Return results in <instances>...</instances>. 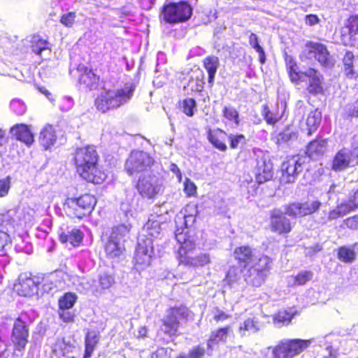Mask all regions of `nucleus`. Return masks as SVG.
Masks as SVG:
<instances>
[{"label":"nucleus","mask_w":358,"mask_h":358,"mask_svg":"<svg viewBox=\"0 0 358 358\" xmlns=\"http://www.w3.org/2000/svg\"><path fill=\"white\" fill-rule=\"evenodd\" d=\"M98 155L93 146H87L76 150L75 162L77 171L87 182L94 184L103 182L106 175L98 169Z\"/></svg>","instance_id":"obj_1"},{"label":"nucleus","mask_w":358,"mask_h":358,"mask_svg":"<svg viewBox=\"0 0 358 358\" xmlns=\"http://www.w3.org/2000/svg\"><path fill=\"white\" fill-rule=\"evenodd\" d=\"M135 90V84L127 83L121 89L104 91L95 100L96 108L102 113L117 108L132 99Z\"/></svg>","instance_id":"obj_2"},{"label":"nucleus","mask_w":358,"mask_h":358,"mask_svg":"<svg viewBox=\"0 0 358 358\" xmlns=\"http://www.w3.org/2000/svg\"><path fill=\"white\" fill-rule=\"evenodd\" d=\"M313 342V338H283L268 350H271L273 358H294L309 348Z\"/></svg>","instance_id":"obj_3"},{"label":"nucleus","mask_w":358,"mask_h":358,"mask_svg":"<svg viewBox=\"0 0 358 358\" xmlns=\"http://www.w3.org/2000/svg\"><path fill=\"white\" fill-rule=\"evenodd\" d=\"M130 224H120L112 229L105 244V252L110 259L120 257L125 250L124 242L129 238Z\"/></svg>","instance_id":"obj_4"},{"label":"nucleus","mask_w":358,"mask_h":358,"mask_svg":"<svg viewBox=\"0 0 358 358\" xmlns=\"http://www.w3.org/2000/svg\"><path fill=\"white\" fill-rule=\"evenodd\" d=\"M272 266V259L268 256L262 255L258 261L245 269L244 280L255 287L261 286L268 276Z\"/></svg>","instance_id":"obj_5"},{"label":"nucleus","mask_w":358,"mask_h":358,"mask_svg":"<svg viewBox=\"0 0 358 358\" xmlns=\"http://www.w3.org/2000/svg\"><path fill=\"white\" fill-rule=\"evenodd\" d=\"M96 203L94 196L85 194L78 198L68 199L64 208L69 216L81 219L92 213Z\"/></svg>","instance_id":"obj_6"},{"label":"nucleus","mask_w":358,"mask_h":358,"mask_svg":"<svg viewBox=\"0 0 358 358\" xmlns=\"http://www.w3.org/2000/svg\"><path fill=\"white\" fill-rule=\"evenodd\" d=\"M192 8L187 3H170L164 5L160 17L167 23L175 24L185 22L190 18Z\"/></svg>","instance_id":"obj_7"},{"label":"nucleus","mask_w":358,"mask_h":358,"mask_svg":"<svg viewBox=\"0 0 358 358\" xmlns=\"http://www.w3.org/2000/svg\"><path fill=\"white\" fill-rule=\"evenodd\" d=\"M188 316L189 310L185 306L170 308L162 319V331L170 337L176 336L180 321L187 320Z\"/></svg>","instance_id":"obj_8"},{"label":"nucleus","mask_w":358,"mask_h":358,"mask_svg":"<svg viewBox=\"0 0 358 358\" xmlns=\"http://www.w3.org/2000/svg\"><path fill=\"white\" fill-rule=\"evenodd\" d=\"M154 160L143 151H132L125 162V170L129 176L146 172L153 164Z\"/></svg>","instance_id":"obj_9"},{"label":"nucleus","mask_w":358,"mask_h":358,"mask_svg":"<svg viewBox=\"0 0 358 358\" xmlns=\"http://www.w3.org/2000/svg\"><path fill=\"white\" fill-rule=\"evenodd\" d=\"M139 194L145 198L153 199L163 191V182L155 175H142L136 185Z\"/></svg>","instance_id":"obj_10"},{"label":"nucleus","mask_w":358,"mask_h":358,"mask_svg":"<svg viewBox=\"0 0 358 358\" xmlns=\"http://www.w3.org/2000/svg\"><path fill=\"white\" fill-rule=\"evenodd\" d=\"M304 159L298 155L288 157L281 165L280 180L284 183H293L303 170Z\"/></svg>","instance_id":"obj_11"},{"label":"nucleus","mask_w":358,"mask_h":358,"mask_svg":"<svg viewBox=\"0 0 358 358\" xmlns=\"http://www.w3.org/2000/svg\"><path fill=\"white\" fill-rule=\"evenodd\" d=\"M322 203L317 199H308L304 202H295L285 207V214L296 217L311 215L317 213Z\"/></svg>","instance_id":"obj_12"},{"label":"nucleus","mask_w":358,"mask_h":358,"mask_svg":"<svg viewBox=\"0 0 358 358\" xmlns=\"http://www.w3.org/2000/svg\"><path fill=\"white\" fill-rule=\"evenodd\" d=\"M154 211L143 226V230L145 232V236H150V238H158L166 225L167 217L166 213L164 215L159 206H155Z\"/></svg>","instance_id":"obj_13"},{"label":"nucleus","mask_w":358,"mask_h":358,"mask_svg":"<svg viewBox=\"0 0 358 358\" xmlns=\"http://www.w3.org/2000/svg\"><path fill=\"white\" fill-rule=\"evenodd\" d=\"M29 334V325L27 322L21 317L17 318L14 322L11 334V341L15 350L21 352L25 349Z\"/></svg>","instance_id":"obj_14"},{"label":"nucleus","mask_w":358,"mask_h":358,"mask_svg":"<svg viewBox=\"0 0 358 358\" xmlns=\"http://www.w3.org/2000/svg\"><path fill=\"white\" fill-rule=\"evenodd\" d=\"M303 55L307 59L315 58L323 66L330 68L334 66V61L324 44L310 43L303 50Z\"/></svg>","instance_id":"obj_15"},{"label":"nucleus","mask_w":358,"mask_h":358,"mask_svg":"<svg viewBox=\"0 0 358 358\" xmlns=\"http://www.w3.org/2000/svg\"><path fill=\"white\" fill-rule=\"evenodd\" d=\"M153 254V245L151 238L138 240L135 253L136 268L138 270H143L148 267L152 260Z\"/></svg>","instance_id":"obj_16"},{"label":"nucleus","mask_w":358,"mask_h":358,"mask_svg":"<svg viewBox=\"0 0 358 358\" xmlns=\"http://www.w3.org/2000/svg\"><path fill=\"white\" fill-rule=\"evenodd\" d=\"M306 76L308 78V90L311 94H318L322 90L321 86V75L314 69H308L304 72H300L298 74L294 69V66H290V76L292 80H296L301 79L303 76Z\"/></svg>","instance_id":"obj_17"},{"label":"nucleus","mask_w":358,"mask_h":358,"mask_svg":"<svg viewBox=\"0 0 358 358\" xmlns=\"http://www.w3.org/2000/svg\"><path fill=\"white\" fill-rule=\"evenodd\" d=\"M256 180L259 184L264 183L273 176V164L265 155L258 157L255 168Z\"/></svg>","instance_id":"obj_18"},{"label":"nucleus","mask_w":358,"mask_h":358,"mask_svg":"<svg viewBox=\"0 0 358 358\" xmlns=\"http://www.w3.org/2000/svg\"><path fill=\"white\" fill-rule=\"evenodd\" d=\"M270 224L271 230L279 234H287L292 229L289 220L278 209L272 211Z\"/></svg>","instance_id":"obj_19"},{"label":"nucleus","mask_w":358,"mask_h":358,"mask_svg":"<svg viewBox=\"0 0 358 358\" xmlns=\"http://www.w3.org/2000/svg\"><path fill=\"white\" fill-rule=\"evenodd\" d=\"M234 257L240 264H243L245 267L257 262L261 256H257L256 250L250 246L242 245L234 250Z\"/></svg>","instance_id":"obj_20"},{"label":"nucleus","mask_w":358,"mask_h":358,"mask_svg":"<svg viewBox=\"0 0 358 358\" xmlns=\"http://www.w3.org/2000/svg\"><path fill=\"white\" fill-rule=\"evenodd\" d=\"M115 284V277L109 272H101L99 274L97 280H93L92 291L94 294H103Z\"/></svg>","instance_id":"obj_21"},{"label":"nucleus","mask_w":358,"mask_h":358,"mask_svg":"<svg viewBox=\"0 0 358 358\" xmlns=\"http://www.w3.org/2000/svg\"><path fill=\"white\" fill-rule=\"evenodd\" d=\"M175 237L180 247L178 250V257L181 264V259L192 255L193 250L195 248V243L189 239L185 238L183 231L180 232V229H177L175 233Z\"/></svg>","instance_id":"obj_22"},{"label":"nucleus","mask_w":358,"mask_h":358,"mask_svg":"<svg viewBox=\"0 0 358 358\" xmlns=\"http://www.w3.org/2000/svg\"><path fill=\"white\" fill-rule=\"evenodd\" d=\"M352 153V151L343 148L338 150L332 162V169L335 171H341L349 167Z\"/></svg>","instance_id":"obj_23"},{"label":"nucleus","mask_w":358,"mask_h":358,"mask_svg":"<svg viewBox=\"0 0 358 358\" xmlns=\"http://www.w3.org/2000/svg\"><path fill=\"white\" fill-rule=\"evenodd\" d=\"M83 239V233L80 229L73 227L67 228L59 234V241L64 243H69L72 246H78Z\"/></svg>","instance_id":"obj_24"},{"label":"nucleus","mask_w":358,"mask_h":358,"mask_svg":"<svg viewBox=\"0 0 358 358\" xmlns=\"http://www.w3.org/2000/svg\"><path fill=\"white\" fill-rule=\"evenodd\" d=\"M328 142L327 139L316 138L308 143L306 154L312 159H317L327 151Z\"/></svg>","instance_id":"obj_25"},{"label":"nucleus","mask_w":358,"mask_h":358,"mask_svg":"<svg viewBox=\"0 0 358 358\" xmlns=\"http://www.w3.org/2000/svg\"><path fill=\"white\" fill-rule=\"evenodd\" d=\"M79 71L81 72L79 76V83L90 90L96 89L98 86L99 76L92 69L85 66L80 67Z\"/></svg>","instance_id":"obj_26"},{"label":"nucleus","mask_w":358,"mask_h":358,"mask_svg":"<svg viewBox=\"0 0 358 358\" xmlns=\"http://www.w3.org/2000/svg\"><path fill=\"white\" fill-rule=\"evenodd\" d=\"M10 132L17 140L24 143L27 145H31L34 141L33 134L25 124H21L13 127Z\"/></svg>","instance_id":"obj_27"},{"label":"nucleus","mask_w":358,"mask_h":358,"mask_svg":"<svg viewBox=\"0 0 358 358\" xmlns=\"http://www.w3.org/2000/svg\"><path fill=\"white\" fill-rule=\"evenodd\" d=\"M296 314L294 308L280 310L274 315L273 323L277 327L288 325Z\"/></svg>","instance_id":"obj_28"},{"label":"nucleus","mask_w":358,"mask_h":358,"mask_svg":"<svg viewBox=\"0 0 358 358\" xmlns=\"http://www.w3.org/2000/svg\"><path fill=\"white\" fill-rule=\"evenodd\" d=\"M57 140L55 129L52 125L47 124L41 130L39 141L43 147L48 150Z\"/></svg>","instance_id":"obj_29"},{"label":"nucleus","mask_w":358,"mask_h":358,"mask_svg":"<svg viewBox=\"0 0 358 358\" xmlns=\"http://www.w3.org/2000/svg\"><path fill=\"white\" fill-rule=\"evenodd\" d=\"M227 136L226 132L217 129L215 130H209L208 134V141L217 149L221 151L227 150V145L224 143Z\"/></svg>","instance_id":"obj_30"},{"label":"nucleus","mask_w":358,"mask_h":358,"mask_svg":"<svg viewBox=\"0 0 358 358\" xmlns=\"http://www.w3.org/2000/svg\"><path fill=\"white\" fill-rule=\"evenodd\" d=\"M38 282L31 278L20 279V283L17 286L18 294L23 296H29L37 292Z\"/></svg>","instance_id":"obj_31"},{"label":"nucleus","mask_w":358,"mask_h":358,"mask_svg":"<svg viewBox=\"0 0 358 358\" xmlns=\"http://www.w3.org/2000/svg\"><path fill=\"white\" fill-rule=\"evenodd\" d=\"M203 66L208 72V83L211 85L214 83L215 76L220 66L219 58L215 55L208 56L204 58Z\"/></svg>","instance_id":"obj_32"},{"label":"nucleus","mask_w":358,"mask_h":358,"mask_svg":"<svg viewBox=\"0 0 358 358\" xmlns=\"http://www.w3.org/2000/svg\"><path fill=\"white\" fill-rule=\"evenodd\" d=\"M322 120V113L318 110H311L306 119V126L307 134L311 136L319 127Z\"/></svg>","instance_id":"obj_33"},{"label":"nucleus","mask_w":358,"mask_h":358,"mask_svg":"<svg viewBox=\"0 0 358 358\" xmlns=\"http://www.w3.org/2000/svg\"><path fill=\"white\" fill-rule=\"evenodd\" d=\"M230 331L231 327L227 326L213 331L208 341V348L212 350L214 345L217 344L219 342H226Z\"/></svg>","instance_id":"obj_34"},{"label":"nucleus","mask_w":358,"mask_h":358,"mask_svg":"<svg viewBox=\"0 0 358 358\" xmlns=\"http://www.w3.org/2000/svg\"><path fill=\"white\" fill-rule=\"evenodd\" d=\"M210 262V258L207 253H201L196 256L191 255L190 257H186L185 259H181V264L194 267L204 266Z\"/></svg>","instance_id":"obj_35"},{"label":"nucleus","mask_w":358,"mask_h":358,"mask_svg":"<svg viewBox=\"0 0 358 358\" xmlns=\"http://www.w3.org/2000/svg\"><path fill=\"white\" fill-rule=\"evenodd\" d=\"M74 348L75 346L64 338H57L52 346V351L56 355L63 356L71 352Z\"/></svg>","instance_id":"obj_36"},{"label":"nucleus","mask_w":358,"mask_h":358,"mask_svg":"<svg viewBox=\"0 0 358 358\" xmlns=\"http://www.w3.org/2000/svg\"><path fill=\"white\" fill-rule=\"evenodd\" d=\"M99 334L96 331H89L85 336V349L83 358H90L99 342Z\"/></svg>","instance_id":"obj_37"},{"label":"nucleus","mask_w":358,"mask_h":358,"mask_svg":"<svg viewBox=\"0 0 358 358\" xmlns=\"http://www.w3.org/2000/svg\"><path fill=\"white\" fill-rule=\"evenodd\" d=\"M297 139V132L293 126H288L276 136V143L278 145L287 143Z\"/></svg>","instance_id":"obj_38"},{"label":"nucleus","mask_w":358,"mask_h":358,"mask_svg":"<svg viewBox=\"0 0 358 358\" xmlns=\"http://www.w3.org/2000/svg\"><path fill=\"white\" fill-rule=\"evenodd\" d=\"M260 329L259 322L256 317L248 318L243 323L241 324L239 327V333L241 336H245V332L249 334L257 333Z\"/></svg>","instance_id":"obj_39"},{"label":"nucleus","mask_w":358,"mask_h":358,"mask_svg":"<svg viewBox=\"0 0 358 358\" xmlns=\"http://www.w3.org/2000/svg\"><path fill=\"white\" fill-rule=\"evenodd\" d=\"M354 55L352 52L348 51L345 52L343 59V63L344 66V73L348 78L352 79L357 76V72L354 70L353 61Z\"/></svg>","instance_id":"obj_40"},{"label":"nucleus","mask_w":358,"mask_h":358,"mask_svg":"<svg viewBox=\"0 0 358 358\" xmlns=\"http://www.w3.org/2000/svg\"><path fill=\"white\" fill-rule=\"evenodd\" d=\"M358 33V17L351 16L347 20L345 26L342 29V36L348 35L352 39Z\"/></svg>","instance_id":"obj_41"},{"label":"nucleus","mask_w":358,"mask_h":358,"mask_svg":"<svg viewBox=\"0 0 358 358\" xmlns=\"http://www.w3.org/2000/svg\"><path fill=\"white\" fill-rule=\"evenodd\" d=\"M337 257L341 262L350 264L355 261L356 254L352 248L342 246L338 249Z\"/></svg>","instance_id":"obj_42"},{"label":"nucleus","mask_w":358,"mask_h":358,"mask_svg":"<svg viewBox=\"0 0 358 358\" xmlns=\"http://www.w3.org/2000/svg\"><path fill=\"white\" fill-rule=\"evenodd\" d=\"M196 208V206L194 204H189L185 207L182 218L186 228L190 227L194 224L197 214Z\"/></svg>","instance_id":"obj_43"},{"label":"nucleus","mask_w":358,"mask_h":358,"mask_svg":"<svg viewBox=\"0 0 358 358\" xmlns=\"http://www.w3.org/2000/svg\"><path fill=\"white\" fill-rule=\"evenodd\" d=\"M77 296L71 292L66 293L59 300V306L60 309H71L75 304Z\"/></svg>","instance_id":"obj_44"},{"label":"nucleus","mask_w":358,"mask_h":358,"mask_svg":"<svg viewBox=\"0 0 358 358\" xmlns=\"http://www.w3.org/2000/svg\"><path fill=\"white\" fill-rule=\"evenodd\" d=\"M249 43L256 50V52L259 53V62L262 64H264L266 60L265 53L263 48L259 45L258 36L255 34H250L249 36Z\"/></svg>","instance_id":"obj_45"},{"label":"nucleus","mask_w":358,"mask_h":358,"mask_svg":"<svg viewBox=\"0 0 358 358\" xmlns=\"http://www.w3.org/2000/svg\"><path fill=\"white\" fill-rule=\"evenodd\" d=\"M350 213L355 211L358 208V189H355L349 194L346 202L343 203Z\"/></svg>","instance_id":"obj_46"},{"label":"nucleus","mask_w":358,"mask_h":358,"mask_svg":"<svg viewBox=\"0 0 358 358\" xmlns=\"http://www.w3.org/2000/svg\"><path fill=\"white\" fill-rule=\"evenodd\" d=\"M32 51L37 55L48 49V43L46 41L41 39L38 36H33L31 39Z\"/></svg>","instance_id":"obj_47"},{"label":"nucleus","mask_w":358,"mask_h":358,"mask_svg":"<svg viewBox=\"0 0 358 358\" xmlns=\"http://www.w3.org/2000/svg\"><path fill=\"white\" fill-rule=\"evenodd\" d=\"M242 270L238 266H231L226 275V281L230 285L237 282L241 278Z\"/></svg>","instance_id":"obj_48"},{"label":"nucleus","mask_w":358,"mask_h":358,"mask_svg":"<svg viewBox=\"0 0 358 358\" xmlns=\"http://www.w3.org/2000/svg\"><path fill=\"white\" fill-rule=\"evenodd\" d=\"M224 117L229 121H233L236 125L239 124V115L236 109L232 106H224L222 110Z\"/></svg>","instance_id":"obj_49"},{"label":"nucleus","mask_w":358,"mask_h":358,"mask_svg":"<svg viewBox=\"0 0 358 358\" xmlns=\"http://www.w3.org/2000/svg\"><path fill=\"white\" fill-rule=\"evenodd\" d=\"M313 276V273L311 271H302L299 272L294 278V285H303L308 281L310 280Z\"/></svg>","instance_id":"obj_50"},{"label":"nucleus","mask_w":358,"mask_h":358,"mask_svg":"<svg viewBox=\"0 0 358 358\" xmlns=\"http://www.w3.org/2000/svg\"><path fill=\"white\" fill-rule=\"evenodd\" d=\"M350 213L349 210L347 209L346 206L342 203L339 206H337L336 209L331 210L329 213L328 220H336L340 217H343L344 215Z\"/></svg>","instance_id":"obj_51"},{"label":"nucleus","mask_w":358,"mask_h":358,"mask_svg":"<svg viewBox=\"0 0 358 358\" xmlns=\"http://www.w3.org/2000/svg\"><path fill=\"white\" fill-rule=\"evenodd\" d=\"M10 107L15 113L19 115H23L27 110L24 103L17 99H13L10 101Z\"/></svg>","instance_id":"obj_52"},{"label":"nucleus","mask_w":358,"mask_h":358,"mask_svg":"<svg viewBox=\"0 0 358 358\" xmlns=\"http://www.w3.org/2000/svg\"><path fill=\"white\" fill-rule=\"evenodd\" d=\"M262 114L264 116V120L269 124H275L279 120V117L277 115L273 114L266 105L263 106Z\"/></svg>","instance_id":"obj_53"},{"label":"nucleus","mask_w":358,"mask_h":358,"mask_svg":"<svg viewBox=\"0 0 358 358\" xmlns=\"http://www.w3.org/2000/svg\"><path fill=\"white\" fill-rule=\"evenodd\" d=\"M230 147L232 149L238 148L245 143V137L243 134L232 135L229 136Z\"/></svg>","instance_id":"obj_54"},{"label":"nucleus","mask_w":358,"mask_h":358,"mask_svg":"<svg viewBox=\"0 0 358 358\" xmlns=\"http://www.w3.org/2000/svg\"><path fill=\"white\" fill-rule=\"evenodd\" d=\"M196 107V101L192 98L186 99L182 102V111L188 116L194 115V109Z\"/></svg>","instance_id":"obj_55"},{"label":"nucleus","mask_w":358,"mask_h":358,"mask_svg":"<svg viewBox=\"0 0 358 358\" xmlns=\"http://www.w3.org/2000/svg\"><path fill=\"white\" fill-rule=\"evenodd\" d=\"M74 105L73 99L70 96H64L59 101V108L64 112L69 111Z\"/></svg>","instance_id":"obj_56"},{"label":"nucleus","mask_w":358,"mask_h":358,"mask_svg":"<svg viewBox=\"0 0 358 358\" xmlns=\"http://www.w3.org/2000/svg\"><path fill=\"white\" fill-rule=\"evenodd\" d=\"M10 189V178L6 177L0 179V198L6 196Z\"/></svg>","instance_id":"obj_57"},{"label":"nucleus","mask_w":358,"mask_h":358,"mask_svg":"<svg viewBox=\"0 0 358 358\" xmlns=\"http://www.w3.org/2000/svg\"><path fill=\"white\" fill-rule=\"evenodd\" d=\"M76 17V13L69 12L61 17L60 22L66 27H71L75 22Z\"/></svg>","instance_id":"obj_58"},{"label":"nucleus","mask_w":358,"mask_h":358,"mask_svg":"<svg viewBox=\"0 0 358 358\" xmlns=\"http://www.w3.org/2000/svg\"><path fill=\"white\" fill-rule=\"evenodd\" d=\"M59 315L60 318L64 322H71L73 321L74 318V313L70 310V309H60L59 310Z\"/></svg>","instance_id":"obj_59"},{"label":"nucleus","mask_w":358,"mask_h":358,"mask_svg":"<svg viewBox=\"0 0 358 358\" xmlns=\"http://www.w3.org/2000/svg\"><path fill=\"white\" fill-rule=\"evenodd\" d=\"M205 355V349L200 345L193 348L188 354V358H202Z\"/></svg>","instance_id":"obj_60"},{"label":"nucleus","mask_w":358,"mask_h":358,"mask_svg":"<svg viewBox=\"0 0 358 358\" xmlns=\"http://www.w3.org/2000/svg\"><path fill=\"white\" fill-rule=\"evenodd\" d=\"M184 191L187 194V196L194 195L196 192V187L193 182L189 179H186L184 182Z\"/></svg>","instance_id":"obj_61"},{"label":"nucleus","mask_w":358,"mask_h":358,"mask_svg":"<svg viewBox=\"0 0 358 358\" xmlns=\"http://www.w3.org/2000/svg\"><path fill=\"white\" fill-rule=\"evenodd\" d=\"M334 337L333 334L325 336L322 341H320V346H325L326 349L329 351L330 355H333L332 347L330 345L332 343V338Z\"/></svg>","instance_id":"obj_62"},{"label":"nucleus","mask_w":358,"mask_h":358,"mask_svg":"<svg viewBox=\"0 0 358 358\" xmlns=\"http://www.w3.org/2000/svg\"><path fill=\"white\" fill-rule=\"evenodd\" d=\"M345 224L348 228L352 229H358V216L355 215L351 217H348L344 221Z\"/></svg>","instance_id":"obj_63"},{"label":"nucleus","mask_w":358,"mask_h":358,"mask_svg":"<svg viewBox=\"0 0 358 358\" xmlns=\"http://www.w3.org/2000/svg\"><path fill=\"white\" fill-rule=\"evenodd\" d=\"M229 317V315L226 314L223 310L216 308L214 311L213 318L216 322H223Z\"/></svg>","instance_id":"obj_64"}]
</instances>
